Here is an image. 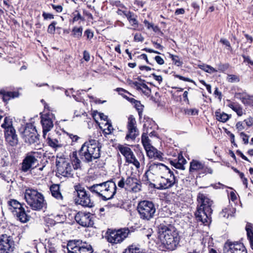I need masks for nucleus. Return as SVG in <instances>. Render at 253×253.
Listing matches in <instances>:
<instances>
[{
    "mask_svg": "<svg viewBox=\"0 0 253 253\" xmlns=\"http://www.w3.org/2000/svg\"><path fill=\"white\" fill-rule=\"evenodd\" d=\"M153 175L157 176L159 189H166L172 187L176 183V179L173 172L166 166L162 163H152L149 166L144 175L147 184L156 187L152 183Z\"/></svg>",
    "mask_w": 253,
    "mask_h": 253,
    "instance_id": "nucleus-1",
    "label": "nucleus"
},
{
    "mask_svg": "<svg viewBox=\"0 0 253 253\" xmlns=\"http://www.w3.org/2000/svg\"><path fill=\"white\" fill-rule=\"evenodd\" d=\"M158 230L159 238L165 248L170 251L175 250L180 239L176 229L171 224L161 223Z\"/></svg>",
    "mask_w": 253,
    "mask_h": 253,
    "instance_id": "nucleus-2",
    "label": "nucleus"
},
{
    "mask_svg": "<svg viewBox=\"0 0 253 253\" xmlns=\"http://www.w3.org/2000/svg\"><path fill=\"white\" fill-rule=\"evenodd\" d=\"M197 201L199 205L195 213V217L197 221L207 225L211 222V216L212 212L211 207L212 201L202 193L198 194Z\"/></svg>",
    "mask_w": 253,
    "mask_h": 253,
    "instance_id": "nucleus-3",
    "label": "nucleus"
},
{
    "mask_svg": "<svg viewBox=\"0 0 253 253\" xmlns=\"http://www.w3.org/2000/svg\"><path fill=\"white\" fill-rule=\"evenodd\" d=\"M100 148L98 141L90 139L84 143L79 150L81 159L86 163L92 162L100 157Z\"/></svg>",
    "mask_w": 253,
    "mask_h": 253,
    "instance_id": "nucleus-4",
    "label": "nucleus"
},
{
    "mask_svg": "<svg viewBox=\"0 0 253 253\" xmlns=\"http://www.w3.org/2000/svg\"><path fill=\"white\" fill-rule=\"evenodd\" d=\"M93 194L101 198L104 201L112 199L116 193L117 186L112 180H108L88 187Z\"/></svg>",
    "mask_w": 253,
    "mask_h": 253,
    "instance_id": "nucleus-5",
    "label": "nucleus"
},
{
    "mask_svg": "<svg viewBox=\"0 0 253 253\" xmlns=\"http://www.w3.org/2000/svg\"><path fill=\"white\" fill-rule=\"evenodd\" d=\"M137 211L140 218L145 221H149L154 218L156 212L155 204L152 201L143 200L139 202Z\"/></svg>",
    "mask_w": 253,
    "mask_h": 253,
    "instance_id": "nucleus-6",
    "label": "nucleus"
},
{
    "mask_svg": "<svg viewBox=\"0 0 253 253\" xmlns=\"http://www.w3.org/2000/svg\"><path fill=\"white\" fill-rule=\"evenodd\" d=\"M7 206L9 210L21 222L25 223L29 220L30 216L26 214L22 205L16 200L10 199L7 202Z\"/></svg>",
    "mask_w": 253,
    "mask_h": 253,
    "instance_id": "nucleus-7",
    "label": "nucleus"
},
{
    "mask_svg": "<svg viewBox=\"0 0 253 253\" xmlns=\"http://www.w3.org/2000/svg\"><path fill=\"white\" fill-rule=\"evenodd\" d=\"M41 102L43 103L45 109H47L48 112L44 111L43 113H41V122L42 126L43 137L45 138V135L48 131L53 127V119H55L54 115L49 112L50 110L48 105L43 100Z\"/></svg>",
    "mask_w": 253,
    "mask_h": 253,
    "instance_id": "nucleus-8",
    "label": "nucleus"
},
{
    "mask_svg": "<svg viewBox=\"0 0 253 253\" xmlns=\"http://www.w3.org/2000/svg\"><path fill=\"white\" fill-rule=\"evenodd\" d=\"M67 253H92L90 244L80 240L70 241L67 244Z\"/></svg>",
    "mask_w": 253,
    "mask_h": 253,
    "instance_id": "nucleus-9",
    "label": "nucleus"
},
{
    "mask_svg": "<svg viewBox=\"0 0 253 253\" xmlns=\"http://www.w3.org/2000/svg\"><path fill=\"white\" fill-rule=\"evenodd\" d=\"M129 231L128 228H123L117 230L108 229L106 238L108 242L116 244L121 243L127 237Z\"/></svg>",
    "mask_w": 253,
    "mask_h": 253,
    "instance_id": "nucleus-10",
    "label": "nucleus"
},
{
    "mask_svg": "<svg viewBox=\"0 0 253 253\" xmlns=\"http://www.w3.org/2000/svg\"><path fill=\"white\" fill-rule=\"evenodd\" d=\"M120 188L131 190L134 192H138L141 189V181L135 176H128L126 179L122 177L118 183Z\"/></svg>",
    "mask_w": 253,
    "mask_h": 253,
    "instance_id": "nucleus-11",
    "label": "nucleus"
},
{
    "mask_svg": "<svg viewBox=\"0 0 253 253\" xmlns=\"http://www.w3.org/2000/svg\"><path fill=\"white\" fill-rule=\"evenodd\" d=\"M75 190L77 193V197L76 199L77 204L84 207L92 208L94 206V202L91 200L90 195L81 186H76Z\"/></svg>",
    "mask_w": 253,
    "mask_h": 253,
    "instance_id": "nucleus-12",
    "label": "nucleus"
},
{
    "mask_svg": "<svg viewBox=\"0 0 253 253\" xmlns=\"http://www.w3.org/2000/svg\"><path fill=\"white\" fill-rule=\"evenodd\" d=\"M15 244L12 236L6 234L0 235V253H13Z\"/></svg>",
    "mask_w": 253,
    "mask_h": 253,
    "instance_id": "nucleus-13",
    "label": "nucleus"
},
{
    "mask_svg": "<svg viewBox=\"0 0 253 253\" xmlns=\"http://www.w3.org/2000/svg\"><path fill=\"white\" fill-rule=\"evenodd\" d=\"M57 174L66 177L73 176L72 166L68 160L61 158L56 161Z\"/></svg>",
    "mask_w": 253,
    "mask_h": 253,
    "instance_id": "nucleus-14",
    "label": "nucleus"
},
{
    "mask_svg": "<svg viewBox=\"0 0 253 253\" xmlns=\"http://www.w3.org/2000/svg\"><path fill=\"white\" fill-rule=\"evenodd\" d=\"M189 171L190 172H198L199 175L212 174V169L206 166L202 162L193 160L190 163Z\"/></svg>",
    "mask_w": 253,
    "mask_h": 253,
    "instance_id": "nucleus-15",
    "label": "nucleus"
},
{
    "mask_svg": "<svg viewBox=\"0 0 253 253\" xmlns=\"http://www.w3.org/2000/svg\"><path fill=\"white\" fill-rule=\"evenodd\" d=\"M118 149L120 153L125 157L126 163L133 164L136 169L140 168V163L130 148L120 145L118 146Z\"/></svg>",
    "mask_w": 253,
    "mask_h": 253,
    "instance_id": "nucleus-16",
    "label": "nucleus"
},
{
    "mask_svg": "<svg viewBox=\"0 0 253 253\" xmlns=\"http://www.w3.org/2000/svg\"><path fill=\"white\" fill-rule=\"evenodd\" d=\"M224 253H247V251L241 243L227 242L224 245Z\"/></svg>",
    "mask_w": 253,
    "mask_h": 253,
    "instance_id": "nucleus-17",
    "label": "nucleus"
},
{
    "mask_svg": "<svg viewBox=\"0 0 253 253\" xmlns=\"http://www.w3.org/2000/svg\"><path fill=\"white\" fill-rule=\"evenodd\" d=\"M76 222L84 227L91 226L93 224L92 215L89 212H79L75 216Z\"/></svg>",
    "mask_w": 253,
    "mask_h": 253,
    "instance_id": "nucleus-18",
    "label": "nucleus"
},
{
    "mask_svg": "<svg viewBox=\"0 0 253 253\" xmlns=\"http://www.w3.org/2000/svg\"><path fill=\"white\" fill-rule=\"evenodd\" d=\"M128 132L126 136L127 140H134L138 135V130L136 127V122L133 116L130 115L128 118L127 125Z\"/></svg>",
    "mask_w": 253,
    "mask_h": 253,
    "instance_id": "nucleus-19",
    "label": "nucleus"
},
{
    "mask_svg": "<svg viewBox=\"0 0 253 253\" xmlns=\"http://www.w3.org/2000/svg\"><path fill=\"white\" fill-rule=\"evenodd\" d=\"M46 205L43 195L33 189V210H40Z\"/></svg>",
    "mask_w": 253,
    "mask_h": 253,
    "instance_id": "nucleus-20",
    "label": "nucleus"
},
{
    "mask_svg": "<svg viewBox=\"0 0 253 253\" xmlns=\"http://www.w3.org/2000/svg\"><path fill=\"white\" fill-rule=\"evenodd\" d=\"M4 131L5 141L11 146H16L18 144V140L15 128H10Z\"/></svg>",
    "mask_w": 253,
    "mask_h": 253,
    "instance_id": "nucleus-21",
    "label": "nucleus"
},
{
    "mask_svg": "<svg viewBox=\"0 0 253 253\" xmlns=\"http://www.w3.org/2000/svg\"><path fill=\"white\" fill-rule=\"evenodd\" d=\"M32 123H27L23 126H21L20 131L22 134V137L25 142L29 144L32 143Z\"/></svg>",
    "mask_w": 253,
    "mask_h": 253,
    "instance_id": "nucleus-22",
    "label": "nucleus"
},
{
    "mask_svg": "<svg viewBox=\"0 0 253 253\" xmlns=\"http://www.w3.org/2000/svg\"><path fill=\"white\" fill-rule=\"evenodd\" d=\"M18 96L19 92L18 91H7L4 89L0 90V97L2 101L6 104L11 98L17 97Z\"/></svg>",
    "mask_w": 253,
    "mask_h": 253,
    "instance_id": "nucleus-23",
    "label": "nucleus"
},
{
    "mask_svg": "<svg viewBox=\"0 0 253 253\" xmlns=\"http://www.w3.org/2000/svg\"><path fill=\"white\" fill-rule=\"evenodd\" d=\"M145 150L147 156L150 159H158L160 160L163 159V154L153 146L147 148Z\"/></svg>",
    "mask_w": 253,
    "mask_h": 253,
    "instance_id": "nucleus-24",
    "label": "nucleus"
},
{
    "mask_svg": "<svg viewBox=\"0 0 253 253\" xmlns=\"http://www.w3.org/2000/svg\"><path fill=\"white\" fill-rule=\"evenodd\" d=\"M124 14L126 16L130 25L133 26V30H136L138 26V23L134 13L130 11H123ZM131 29V28H129Z\"/></svg>",
    "mask_w": 253,
    "mask_h": 253,
    "instance_id": "nucleus-25",
    "label": "nucleus"
},
{
    "mask_svg": "<svg viewBox=\"0 0 253 253\" xmlns=\"http://www.w3.org/2000/svg\"><path fill=\"white\" fill-rule=\"evenodd\" d=\"M37 130L35 129V127L33 128V137L35 135V139L33 138V147L34 146V149L37 150H40V152H38L39 153L38 154H40L41 155H42V152L43 150L42 149V144L40 142L39 135H36Z\"/></svg>",
    "mask_w": 253,
    "mask_h": 253,
    "instance_id": "nucleus-26",
    "label": "nucleus"
},
{
    "mask_svg": "<svg viewBox=\"0 0 253 253\" xmlns=\"http://www.w3.org/2000/svg\"><path fill=\"white\" fill-rule=\"evenodd\" d=\"M72 165L75 169H77L81 167V161L77 155V152L74 151L70 155Z\"/></svg>",
    "mask_w": 253,
    "mask_h": 253,
    "instance_id": "nucleus-27",
    "label": "nucleus"
},
{
    "mask_svg": "<svg viewBox=\"0 0 253 253\" xmlns=\"http://www.w3.org/2000/svg\"><path fill=\"white\" fill-rule=\"evenodd\" d=\"M52 196L58 200H62L63 196L60 191V186L58 184H52L50 187Z\"/></svg>",
    "mask_w": 253,
    "mask_h": 253,
    "instance_id": "nucleus-28",
    "label": "nucleus"
},
{
    "mask_svg": "<svg viewBox=\"0 0 253 253\" xmlns=\"http://www.w3.org/2000/svg\"><path fill=\"white\" fill-rule=\"evenodd\" d=\"M22 170L26 172L32 167V154L28 153L27 156L23 160L22 163Z\"/></svg>",
    "mask_w": 253,
    "mask_h": 253,
    "instance_id": "nucleus-29",
    "label": "nucleus"
},
{
    "mask_svg": "<svg viewBox=\"0 0 253 253\" xmlns=\"http://www.w3.org/2000/svg\"><path fill=\"white\" fill-rule=\"evenodd\" d=\"M38 153V152L33 151V169L34 170V172H36L38 170H42L44 167V166H42L39 168H37V166L39 165V162H41V157L38 158L37 156V154Z\"/></svg>",
    "mask_w": 253,
    "mask_h": 253,
    "instance_id": "nucleus-30",
    "label": "nucleus"
},
{
    "mask_svg": "<svg viewBox=\"0 0 253 253\" xmlns=\"http://www.w3.org/2000/svg\"><path fill=\"white\" fill-rule=\"evenodd\" d=\"M228 106L235 111L238 116H242L243 115V108L239 103L230 102Z\"/></svg>",
    "mask_w": 253,
    "mask_h": 253,
    "instance_id": "nucleus-31",
    "label": "nucleus"
},
{
    "mask_svg": "<svg viewBox=\"0 0 253 253\" xmlns=\"http://www.w3.org/2000/svg\"><path fill=\"white\" fill-rule=\"evenodd\" d=\"M239 99L245 105H251L253 103V96L246 93H239Z\"/></svg>",
    "mask_w": 253,
    "mask_h": 253,
    "instance_id": "nucleus-32",
    "label": "nucleus"
},
{
    "mask_svg": "<svg viewBox=\"0 0 253 253\" xmlns=\"http://www.w3.org/2000/svg\"><path fill=\"white\" fill-rule=\"evenodd\" d=\"M215 116L217 121L222 123L226 122L230 118V116L228 115L227 114L218 111L215 112Z\"/></svg>",
    "mask_w": 253,
    "mask_h": 253,
    "instance_id": "nucleus-33",
    "label": "nucleus"
},
{
    "mask_svg": "<svg viewBox=\"0 0 253 253\" xmlns=\"http://www.w3.org/2000/svg\"><path fill=\"white\" fill-rule=\"evenodd\" d=\"M1 127L4 129V131L8 130V129L9 130V129H10V128H14L12 126L11 119L7 117L4 118V122L3 124H1Z\"/></svg>",
    "mask_w": 253,
    "mask_h": 253,
    "instance_id": "nucleus-34",
    "label": "nucleus"
},
{
    "mask_svg": "<svg viewBox=\"0 0 253 253\" xmlns=\"http://www.w3.org/2000/svg\"><path fill=\"white\" fill-rule=\"evenodd\" d=\"M141 142L145 150L152 146L150 144V140L147 135L145 133H143L142 134Z\"/></svg>",
    "mask_w": 253,
    "mask_h": 253,
    "instance_id": "nucleus-35",
    "label": "nucleus"
},
{
    "mask_svg": "<svg viewBox=\"0 0 253 253\" xmlns=\"http://www.w3.org/2000/svg\"><path fill=\"white\" fill-rule=\"evenodd\" d=\"M83 29L82 27H75L72 29V33L74 37L78 39H80L82 36Z\"/></svg>",
    "mask_w": 253,
    "mask_h": 253,
    "instance_id": "nucleus-36",
    "label": "nucleus"
},
{
    "mask_svg": "<svg viewBox=\"0 0 253 253\" xmlns=\"http://www.w3.org/2000/svg\"><path fill=\"white\" fill-rule=\"evenodd\" d=\"M246 229L247 233L248 238L250 241L251 247L253 250V231L251 227L249 225L246 226Z\"/></svg>",
    "mask_w": 253,
    "mask_h": 253,
    "instance_id": "nucleus-37",
    "label": "nucleus"
},
{
    "mask_svg": "<svg viewBox=\"0 0 253 253\" xmlns=\"http://www.w3.org/2000/svg\"><path fill=\"white\" fill-rule=\"evenodd\" d=\"M199 67L209 73H213L217 72V70L210 65H199Z\"/></svg>",
    "mask_w": 253,
    "mask_h": 253,
    "instance_id": "nucleus-38",
    "label": "nucleus"
},
{
    "mask_svg": "<svg viewBox=\"0 0 253 253\" xmlns=\"http://www.w3.org/2000/svg\"><path fill=\"white\" fill-rule=\"evenodd\" d=\"M24 196L28 205L32 207V189H26Z\"/></svg>",
    "mask_w": 253,
    "mask_h": 253,
    "instance_id": "nucleus-39",
    "label": "nucleus"
},
{
    "mask_svg": "<svg viewBox=\"0 0 253 253\" xmlns=\"http://www.w3.org/2000/svg\"><path fill=\"white\" fill-rule=\"evenodd\" d=\"M46 141L48 145L52 148H55L60 146L59 142L56 139H53L48 136Z\"/></svg>",
    "mask_w": 253,
    "mask_h": 253,
    "instance_id": "nucleus-40",
    "label": "nucleus"
},
{
    "mask_svg": "<svg viewBox=\"0 0 253 253\" xmlns=\"http://www.w3.org/2000/svg\"><path fill=\"white\" fill-rule=\"evenodd\" d=\"M105 126H107V127L104 128L103 131L106 134H110L113 132L114 128L110 120L107 121L105 125Z\"/></svg>",
    "mask_w": 253,
    "mask_h": 253,
    "instance_id": "nucleus-41",
    "label": "nucleus"
},
{
    "mask_svg": "<svg viewBox=\"0 0 253 253\" xmlns=\"http://www.w3.org/2000/svg\"><path fill=\"white\" fill-rule=\"evenodd\" d=\"M170 58L175 65L179 67L182 65V61L178 56L170 54Z\"/></svg>",
    "mask_w": 253,
    "mask_h": 253,
    "instance_id": "nucleus-42",
    "label": "nucleus"
},
{
    "mask_svg": "<svg viewBox=\"0 0 253 253\" xmlns=\"http://www.w3.org/2000/svg\"><path fill=\"white\" fill-rule=\"evenodd\" d=\"M139 91H141L146 95H149L151 93L150 89L144 83L141 85Z\"/></svg>",
    "mask_w": 253,
    "mask_h": 253,
    "instance_id": "nucleus-43",
    "label": "nucleus"
},
{
    "mask_svg": "<svg viewBox=\"0 0 253 253\" xmlns=\"http://www.w3.org/2000/svg\"><path fill=\"white\" fill-rule=\"evenodd\" d=\"M227 80L230 83H237L240 81V78L235 75H228Z\"/></svg>",
    "mask_w": 253,
    "mask_h": 253,
    "instance_id": "nucleus-44",
    "label": "nucleus"
},
{
    "mask_svg": "<svg viewBox=\"0 0 253 253\" xmlns=\"http://www.w3.org/2000/svg\"><path fill=\"white\" fill-rule=\"evenodd\" d=\"M57 25V22L53 21L48 27L47 32L50 34H54L55 31V26Z\"/></svg>",
    "mask_w": 253,
    "mask_h": 253,
    "instance_id": "nucleus-45",
    "label": "nucleus"
},
{
    "mask_svg": "<svg viewBox=\"0 0 253 253\" xmlns=\"http://www.w3.org/2000/svg\"><path fill=\"white\" fill-rule=\"evenodd\" d=\"M132 253H143V251L138 246L132 245L129 247Z\"/></svg>",
    "mask_w": 253,
    "mask_h": 253,
    "instance_id": "nucleus-46",
    "label": "nucleus"
},
{
    "mask_svg": "<svg viewBox=\"0 0 253 253\" xmlns=\"http://www.w3.org/2000/svg\"><path fill=\"white\" fill-rule=\"evenodd\" d=\"M135 108L137 110L138 114L140 115V114L142 112L143 109V105H142L139 101L136 100L134 104Z\"/></svg>",
    "mask_w": 253,
    "mask_h": 253,
    "instance_id": "nucleus-47",
    "label": "nucleus"
},
{
    "mask_svg": "<svg viewBox=\"0 0 253 253\" xmlns=\"http://www.w3.org/2000/svg\"><path fill=\"white\" fill-rule=\"evenodd\" d=\"M185 113L188 115H198V110L196 108L187 109L185 110Z\"/></svg>",
    "mask_w": 253,
    "mask_h": 253,
    "instance_id": "nucleus-48",
    "label": "nucleus"
},
{
    "mask_svg": "<svg viewBox=\"0 0 253 253\" xmlns=\"http://www.w3.org/2000/svg\"><path fill=\"white\" fill-rule=\"evenodd\" d=\"M144 40V37L142 36L141 34L136 33L135 34L134 37V41L136 42H143Z\"/></svg>",
    "mask_w": 253,
    "mask_h": 253,
    "instance_id": "nucleus-49",
    "label": "nucleus"
},
{
    "mask_svg": "<svg viewBox=\"0 0 253 253\" xmlns=\"http://www.w3.org/2000/svg\"><path fill=\"white\" fill-rule=\"evenodd\" d=\"M174 77L175 78H178L179 79H180L181 80H182V81H184L185 82H191V83H194L195 84H196L195 82L193 80H192L188 78H185V77H184L179 75H175Z\"/></svg>",
    "mask_w": 253,
    "mask_h": 253,
    "instance_id": "nucleus-50",
    "label": "nucleus"
},
{
    "mask_svg": "<svg viewBox=\"0 0 253 253\" xmlns=\"http://www.w3.org/2000/svg\"><path fill=\"white\" fill-rule=\"evenodd\" d=\"M229 208H225L223 209L222 212H220V215L223 217L228 218L230 215H231Z\"/></svg>",
    "mask_w": 253,
    "mask_h": 253,
    "instance_id": "nucleus-51",
    "label": "nucleus"
},
{
    "mask_svg": "<svg viewBox=\"0 0 253 253\" xmlns=\"http://www.w3.org/2000/svg\"><path fill=\"white\" fill-rule=\"evenodd\" d=\"M240 135L241 137L242 138L244 144H247L249 143V136L247 135L244 132H241L240 133Z\"/></svg>",
    "mask_w": 253,
    "mask_h": 253,
    "instance_id": "nucleus-52",
    "label": "nucleus"
},
{
    "mask_svg": "<svg viewBox=\"0 0 253 253\" xmlns=\"http://www.w3.org/2000/svg\"><path fill=\"white\" fill-rule=\"evenodd\" d=\"M137 156L139 160L138 162L140 164H141V165L144 166L145 165V157L144 154L142 152H140L137 154Z\"/></svg>",
    "mask_w": 253,
    "mask_h": 253,
    "instance_id": "nucleus-53",
    "label": "nucleus"
},
{
    "mask_svg": "<svg viewBox=\"0 0 253 253\" xmlns=\"http://www.w3.org/2000/svg\"><path fill=\"white\" fill-rule=\"evenodd\" d=\"M191 89V88L188 87V90H185L183 94V100L188 104L189 103V100L188 98V91Z\"/></svg>",
    "mask_w": 253,
    "mask_h": 253,
    "instance_id": "nucleus-54",
    "label": "nucleus"
},
{
    "mask_svg": "<svg viewBox=\"0 0 253 253\" xmlns=\"http://www.w3.org/2000/svg\"><path fill=\"white\" fill-rule=\"evenodd\" d=\"M228 68V65L227 64H219L218 65L217 71L224 72Z\"/></svg>",
    "mask_w": 253,
    "mask_h": 253,
    "instance_id": "nucleus-55",
    "label": "nucleus"
},
{
    "mask_svg": "<svg viewBox=\"0 0 253 253\" xmlns=\"http://www.w3.org/2000/svg\"><path fill=\"white\" fill-rule=\"evenodd\" d=\"M180 161H181L182 162H183V161H185V162L186 161L183 158L181 159H179L178 162L175 163L174 165H173L174 167L176 168V169H182L183 168V166L180 162Z\"/></svg>",
    "mask_w": 253,
    "mask_h": 253,
    "instance_id": "nucleus-56",
    "label": "nucleus"
},
{
    "mask_svg": "<svg viewBox=\"0 0 253 253\" xmlns=\"http://www.w3.org/2000/svg\"><path fill=\"white\" fill-rule=\"evenodd\" d=\"M42 16L45 20L47 19H52L54 18V15L50 13H46L43 12L42 13Z\"/></svg>",
    "mask_w": 253,
    "mask_h": 253,
    "instance_id": "nucleus-57",
    "label": "nucleus"
},
{
    "mask_svg": "<svg viewBox=\"0 0 253 253\" xmlns=\"http://www.w3.org/2000/svg\"><path fill=\"white\" fill-rule=\"evenodd\" d=\"M244 122L246 123L247 126H251L253 125V118H248L247 119H245Z\"/></svg>",
    "mask_w": 253,
    "mask_h": 253,
    "instance_id": "nucleus-58",
    "label": "nucleus"
},
{
    "mask_svg": "<svg viewBox=\"0 0 253 253\" xmlns=\"http://www.w3.org/2000/svg\"><path fill=\"white\" fill-rule=\"evenodd\" d=\"M155 60L157 62V63L159 65H163L164 64V59L160 56H156L155 57Z\"/></svg>",
    "mask_w": 253,
    "mask_h": 253,
    "instance_id": "nucleus-59",
    "label": "nucleus"
},
{
    "mask_svg": "<svg viewBox=\"0 0 253 253\" xmlns=\"http://www.w3.org/2000/svg\"><path fill=\"white\" fill-rule=\"evenodd\" d=\"M85 35L86 36L87 38L88 39H90L93 38V34L89 29H87L84 32Z\"/></svg>",
    "mask_w": 253,
    "mask_h": 253,
    "instance_id": "nucleus-60",
    "label": "nucleus"
},
{
    "mask_svg": "<svg viewBox=\"0 0 253 253\" xmlns=\"http://www.w3.org/2000/svg\"><path fill=\"white\" fill-rule=\"evenodd\" d=\"M83 58L86 61H88L90 60V54L86 50H84L83 53Z\"/></svg>",
    "mask_w": 253,
    "mask_h": 253,
    "instance_id": "nucleus-61",
    "label": "nucleus"
},
{
    "mask_svg": "<svg viewBox=\"0 0 253 253\" xmlns=\"http://www.w3.org/2000/svg\"><path fill=\"white\" fill-rule=\"evenodd\" d=\"M236 127L238 131H241L244 129V126L243 125V123L241 122H238L236 125Z\"/></svg>",
    "mask_w": 253,
    "mask_h": 253,
    "instance_id": "nucleus-62",
    "label": "nucleus"
},
{
    "mask_svg": "<svg viewBox=\"0 0 253 253\" xmlns=\"http://www.w3.org/2000/svg\"><path fill=\"white\" fill-rule=\"evenodd\" d=\"M154 79L158 81L159 84H160L163 81V78L161 76L156 75L155 74L153 73L152 74Z\"/></svg>",
    "mask_w": 253,
    "mask_h": 253,
    "instance_id": "nucleus-63",
    "label": "nucleus"
},
{
    "mask_svg": "<svg viewBox=\"0 0 253 253\" xmlns=\"http://www.w3.org/2000/svg\"><path fill=\"white\" fill-rule=\"evenodd\" d=\"M52 7L53 9L55 10L57 12H61L62 11V7L60 5H56L54 4H52Z\"/></svg>",
    "mask_w": 253,
    "mask_h": 253,
    "instance_id": "nucleus-64",
    "label": "nucleus"
}]
</instances>
